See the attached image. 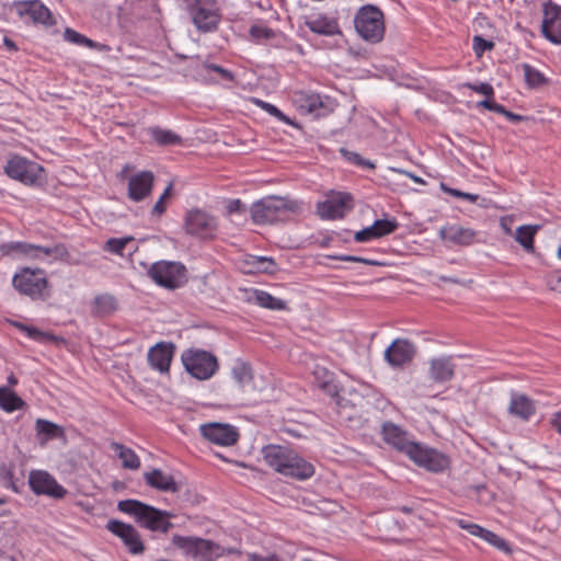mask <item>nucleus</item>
Listing matches in <instances>:
<instances>
[{
	"label": "nucleus",
	"instance_id": "de8ad7c7",
	"mask_svg": "<svg viewBox=\"0 0 561 561\" xmlns=\"http://www.w3.org/2000/svg\"><path fill=\"white\" fill-rule=\"evenodd\" d=\"M374 226L376 227L378 238H381L394 232L398 229L399 224L396 219H377L374 222Z\"/></svg>",
	"mask_w": 561,
	"mask_h": 561
},
{
	"label": "nucleus",
	"instance_id": "9b49d317",
	"mask_svg": "<svg viewBox=\"0 0 561 561\" xmlns=\"http://www.w3.org/2000/svg\"><path fill=\"white\" fill-rule=\"evenodd\" d=\"M28 484L37 495L62 499L67 494V490L47 471L32 470L28 476Z\"/></svg>",
	"mask_w": 561,
	"mask_h": 561
},
{
	"label": "nucleus",
	"instance_id": "f03ea898",
	"mask_svg": "<svg viewBox=\"0 0 561 561\" xmlns=\"http://www.w3.org/2000/svg\"><path fill=\"white\" fill-rule=\"evenodd\" d=\"M265 462L276 472L296 480H307L314 474V467L288 446L267 445L262 448Z\"/></svg>",
	"mask_w": 561,
	"mask_h": 561
},
{
	"label": "nucleus",
	"instance_id": "774afa93",
	"mask_svg": "<svg viewBox=\"0 0 561 561\" xmlns=\"http://www.w3.org/2000/svg\"><path fill=\"white\" fill-rule=\"evenodd\" d=\"M550 287L552 290L561 293V276L551 279Z\"/></svg>",
	"mask_w": 561,
	"mask_h": 561
},
{
	"label": "nucleus",
	"instance_id": "ddd939ff",
	"mask_svg": "<svg viewBox=\"0 0 561 561\" xmlns=\"http://www.w3.org/2000/svg\"><path fill=\"white\" fill-rule=\"evenodd\" d=\"M416 354V346L408 339H396L386 348L383 357L387 364L397 369L410 364Z\"/></svg>",
	"mask_w": 561,
	"mask_h": 561
},
{
	"label": "nucleus",
	"instance_id": "864d4df0",
	"mask_svg": "<svg viewBox=\"0 0 561 561\" xmlns=\"http://www.w3.org/2000/svg\"><path fill=\"white\" fill-rule=\"evenodd\" d=\"M465 87L477 92L480 94L485 95L486 98H493L494 96V89L493 87L488 82H480V83H471L467 82L465 83Z\"/></svg>",
	"mask_w": 561,
	"mask_h": 561
},
{
	"label": "nucleus",
	"instance_id": "bb28decb",
	"mask_svg": "<svg viewBox=\"0 0 561 561\" xmlns=\"http://www.w3.org/2000/svg\"><path fill=\"white\" fill-rule=\"evenodd\" d=\"M2 255L13 259H34V244L23 241H10L0 244Z\"/></svg>",
	"mask_w": 561,
	"mask_h": 561
},
{
	"label": "nucleus",
	"instance_id": "c03bdc74",
	"mask_svg": "<svg viewBox=\"0 0 561 561\" xmlns=\"http://www.w3.org/2000/svg\"><path fill=\"white\" fill-rule=\"evenodd\" d=\"M14 325L20 331L25 332V334L34 341L44 342L54 340V336L50 333L43 332L35 327H28L22 323H14Z\"/></svg>",
	"mask_w": 561,
	"mask_h": 561
},
{
	"label": "nucleus",
	"instance_id": "cd10ccee",
	"mask_svg": "<svg viewBox=\"0 0 561 561\" xmlns=\"http://www.w3.org/2000/svg\"><path fill=\"white\" fill-rule=\"evenodd\" d=\"M118 308V301L112 294L105 293L96 295L92 301V314L95 317H107L113 314Z\"/></svg>",
	"mask_w": 561,
	"mask_h": 561
},
{
	"label": "nucleus",
	"instance_id": "20e7f679",
	"mask_svg": "<svg viewBox=\"0 0 561 561\" xmlns=\"http://www.w3.org/2000/svg\"><path fill=\"white\" fill-rule=\"evenodd\" d=\"M299 210L300 204L297 201L282 196H266L253 203L250 208L251 218L256 225L286 221Z\"/></svg>",
	"mask_w": 561,
	"mask_h": 561
},
{
	"label": "nucleus",
	"instance_id": "e433bc0d",
	"mask_svg": "<svg viewBox=\"0 0 561 561\" xmlns=\"http://www.w3.org/2000/svg\"><path fill=\"white\" fill-rule=\"evenodd\" d=\"M524 77L529 88H539L547 83V78L542 72L530 66L529 64H523Z\"/></svg>",
	"mask_w": 561,
	"mask_h": 561
},
{
	"label": "nucleus",
	"instance_id": "4be33fe9",
	"mask_svg": "<svg viewBox=\"0 0 561 561\" xmlns=\"http://www.w3.org/2000/svg\"><path fill=\"white\" fill-rule=\"evenodd\" d=\"M507 411L511 415L527 422L535 415L536 404L526 394L512 391Z\"/></svg>",
	"mask_w": 561,
	"mask_h": 561
},
{
	"label": "nucleus",
	"instance_id": "1a4fd4ad",
	"mask_svg": "<svg viewBox=\"0 0 561 561\" xmlns=\"http://www.w3.org/2000/svg\"><path fill=\"white\" fill-rule=\"evenodd\" d=\"M4 173L25 185H35L43 179L44 168L37 162L13 154L4 165Z\"/></svg>",
	"mask_w": 561,
	"mask_h": 561
},
{
	"label": "nucleus",
	"instance_id": "6e6d98bb",
	"mask_svg": "<svg viewBox=\"0 0 561 561\" xmlns=\"http://www.w3.org/2000/svg\"><path fill=\"white\" fill-rule=\"evenodd\" d=\"M332 259L343 261V262H358V263H364L366 265H371V266L379 265V263L377 261L360 257V256H355V255L341 254V255H334V256H332Z\"/></svg>",
	"mask_w": 561,
	"mask_h": 561
},
{
	"label": "nucleus",
	"instance_id": "bf43d9fd",
	"mask_svg": "<svg viewBox=\"0 0 561 561\" xmlns=\"http://www.w3.org/2000/svg\"><path fill=\"white\" fill-rule=\"evenodd\" d=\"M248 561H282L276 554L261 556L257 553L248 554Z\"/></svg>",
	"mask_w": 561,
	"mask_h": 561
},
{
	"label": "nucleus",
	"instance_id": "37998d69",
	"mask_svg": "<svg viewBox=\"0 0 561 561\" xmlns=\"http://www.w3.org/2000/svg\"><path fill=\"white\" fill-rule=\"evenodd\" d=\"M482 539L506 554L512 553V548L510 543L504 538L497 536L496 534L489 529L484 531V536Z\"/></svg>",
	"mask_w": 561,
	"mask_h": 561
},
{
	"label": "nucleus",
	"instance_id": "9d476101",
	"mask_svg": "<svg viewBox=\"0 0 561 561\" xmlns=\"http://www.w3.org/2000/svg\"><path fill=\"white\" fill-rule=\"evenodd\" d=\"M187 11L198 31L210 32L219 23V14L214 0H193L187 5Z\"/></svg>",
	"mask_w": 561,
	"mask_h": 561
},
{
	"label": "nucleus",
	"instance_id": "473e14b6",
	"mask_svg": "<svg viewBox=\"0 0 561 561\" xmlns=\"http://www.w3.org/2000/svg\"><path fill=\"white\" fill-rule=\"evenodd\" d=\"M25 402L12 390L7 387H0V408L7 412H13L22 409Z\"/></svg>",
	"mask_w": 561,
	"mask_h": 561
},
{
	"label": "nucleus",
	"instance_id": "8fccbe9b",
	"mask_svg": "<svg viewBox=\"0 0 561 561\" xmlns=\"http://www.w3.org/2000/svg\"><path fill=\"white\" fill-rule=\"evenodd\" d=\"M250 36L255 41L270 39L275 36L272 28L263 25H252L249 31Z\"/></svg>",
	"mask_w": 561,
	"mask_h": 561
},
{
	"label": "nucleus",
	"instance_id": "f257e3e1",
	"mask_svg": "<svg viewBox=\"0 0 561 561\" xmlns=\"http://www.w3.org/2000/svg\"><path fill=\"white\" fill-rule=\"evenodd\" d=\"M381 435L387 444L398 451L405 454L420 467L434 472H440L449 465V459L446 455L414 442L410 438L407 431L392 422H385L382 424Z\"/></svg>",
	"mask_w": 561,
	"mask_h": 561
},
{
	"label": "nucleus",
	"instance_id": "a18cd8bd",
	"mask_svg": "<svg viewBox=\"0 0 561 561\" xmlns=\"http://www.w3.org/2000/svg\"><path fill=\"white\" fill-rule=\"evenodd\" d=\"M254 103L261 107L263 111L272 115L273 117L277 118L279 122L286 123L288 125H291L293 122L288 116H286L277 106L265 102L263 100L255 99Z\"/></svg>",
	"mask_w": 561,
	"mask_h": 561
},
{
	"label": "nucleus",
	"instance_id": "2eb2a0df",
	"mask_svg": "<svg viewBox=\"0 0 561 561\" xmlns=\"http://www.w3.org/2000/svg\"><path fill=\"white\" fill-rule=\"evenodd\" d=\"M12 8L20 18L27 16L34 23H41L45 26L55 24L50 10L41 0L14 1Z\"/></svg>",
	"mask_w": 561,
	"mask_h": 561
},
{
	"label": "nucleus",
	"instance_id": "6e6552de",
	"mask_svg": "<svg viewBox=\"0 0 561 561\" xmlns=\"http://www.w3.org/2000/svg\"><path fill=\"white\" fill-rule=\"evenodd\" d=\"M186 268L180 262L159 261L148 270V276L159 286L168 289L181 287L186 282Z\"/></svg>",
	"mask_w": 561,
	"mask_h": 561
},
{
	"label": "nucleus",
	"instance_id": "aec40b11",
	"mask_svg": "<svg viewBox=\"0 0 561 561\" xmlns=\"http://www.w3.org/2000/svg\"><path fill=\"white\" fill-rule=\"evenodd\" d=\"M154 175L151 171H140L129 176L127 196L133 202H141L147 198L153 188Z\"/></svg>",
	"mask_w": 561,
	"mask_h": 561
},
{
	"label": "nucleus",
	"instance_id": "a211bd4d",
	"mask_svg": "<svg viewBox=\"0 0 561 561\" xmlns=\"http://www.w3.org/2000/svg\"><path fill=\"white\" fill-rule=\"evenodd\" d=\"M201 433L204 438L220 446H232L239 438L237 428L224 423L203 424L201 425Z\"/></svg>",
	"mask_w": 561,
	"mask_h": 561
},
{
	"label": "nucleus",
	"instance_id": "39448f33",
	"mask_svg": "<svg viewBox=\"0 0 561 561\" xmlns=\"http://www.w3.org/2000/svg\"><path fill=\"white\" fill-rule=\"evenodd\" d=\"M13 288L32 300H44L49 297L48 279L42 268L22 267L12 277Z\"/></svg>",
	"mask_w": 561,
	"mask_h": 561
},
{
	"label": "nucleus",
	"instance_id": "6ab92c4d",
	"mask_svg": "<svg viewBox=\"0 0 561 561\" xmlns=\"http://www.w3.org/2000/svg\"><path fill=\"white\" fill-rule=\"evenodd\" d=\"M542 35L556 45H561V9L551 1L543 5Z\"/></svg>",
	"mask_w": 561,
	"mask_h": 561
},
{
	"label": "nucleus",
	"instance_id": "c85d7f7f",
	"mask_svg": "<svg viewBox=\"0 0 561 561\" xmlns=\"http://www.w3.org/2000/svg\"><path fill=\"white\" fill-rule=\"evenodd\" d=\"M34 259L45 260L51 257L54 261H68L70 253L65 244L58 243L55 245H37L34 244Z\"/></svg>",
	"mask_w": 561,
	"mask_h": 561
},
{
	"label": "nucleus",
	"instance_id": "09e8293b",
	"mask_svg": "<svg viewBox=\"0 0 561 561\" xmlns=\"http://www.w3.org/2000/svg\"><path fill=\"white\" fill-rule=\"evenodd\" d=\"M473 51L477 57H481L485 51H491L494 48V43L488 41L480 35H474L472 38Z\"/></svg>",
	"mask_w": 561,
	"mask_h": 561
},
{
	"label": "nucleus",
	"instance_id": "603ef678",
	"mask_svg": "<svg viewBox=\"0 0 561 561\" xmlns=\"http://www.w3.org/2000/svg\"><path fill=\"white\" fill-rule=\"evenodd\" d=\"M456 524L461 528L467 530L470 535L483 538L485 528L481 527L478 524L470 523L466 519H456Z\"/></svg>",
	"mask_w": 561,
	"mask_h": 561
},
{
	"label": "nucleus",
	"instance_id": "69168bd1",
	"mask_svg": "<svg viewBox=\"0 0 561 561\" xmlns=\"http://www.w3.org/2000/svg\"><path fill=\"white\" fill-rule=\"evenodd\" d=\"M496 102L493 98H486L478 103V106L484 107L485 110L493 111V106Z\"/></svg>",
	"mask_w": 561,
	"mask_h": 561
},
{
	"label": "nucleus",
	"instance_id": "5701e85b",
	"mask_svg": "<svg viewBox=\"0 0 561 561\" xmlns=\"http://www.w3.org/2000/svg\"><path fill=\"white\" fill-rule=\"evenodd\" d=\"M144 479L149 486L162 492L176 493L181 489V484L178 483L172 476L165 474L160 469L145 472Z\"/></svg>",
	"mask_w": 561,
	"mask_h": 561
},
{
	"label": "nucleus",
	"instance_id": "4c0bfd02",
	"mask_svg": "<svg viewBox=\"0 0 561 561\" xmlns=\"http://www.w3.org/2000/svg\"><path fill=\"white\" fill-rule=\"evenodd\" d=\"M36 431L37 434L44 436L45 439H53L62 435V428L60 426L43 419L36 421Z\"/></svg>",
	"mask_w": 561,
	"mask_h": 561
},
{
	"label": "nucleus",
	"instance_id": "72a5a7b5",
	"mask_svg": "<svg viewBox=\"0 0 561 561\" xmlns=\"http://www.w3.org/2000/svg\"><path fill=\"white\" fill-rule=\"evenodd\" d=\"M254 301L257 306L271 310H284L286 309V301L272 296L270 293L255 289Z\"/></svg>",
	"mask_w": 561,
	"mask_h": 561
},
{
	"label": "nucleus",
	"instance_id": "a878e982",
	"mask_svg": "<svg viewBox=\"0 0 561 561\" xmlns=\"http://www.w3.org/2000/svg\"><path fill=\"white\" fill-rule=\"evenodd\" d=\"M306 26L318 35L333 36L341 34L337 22L334 19H330L327 15H318L314 19L306 21Z\"/></svg>",
	"mask_w": 561,
	"mask_h": 561
},
{
	"label": "nucleus",
	"instance_id": "a19ab883",
	"mask_svg": "<svg viewBox=\"0 0 561 561\" xmlns=\"http://www.w3.org/2000/svg\"><path fill=\"white\" fill-rule=\"evenodd\" d=\"M196 539H197V537H192V536L184 537L181 535H174L172 537V543L176 548L183 550V552L185 554L194 557Z\"/></svg>",
	"mask_w": 561,
	"mask_h": 561
},
{
	"label": "nucleus",
	"instance_id": "4d7b16f0",
	"mask_svg": "<svg viewBox=\"0 0 561 561\" xmlns=\"http://www.w3.org/2000/svg\"><path fill=\"white\" fill-rule=\"evenodd\" d=\"M205 67L210 71L217 72L226 81H234V75L230 70L225 69L221 66H218L216 64H206Z\"/></svg>",
	"mask_w": 561,
	"mask_h": 561
},
{
	"label": "nucleus",
	"instance_id": "7ed1b4c3",
	"mask_svg": "<svg viewBox=\"0 0 561 561\" xmlns=\"http://www.w3.org/2000/svg\"><path fill=\"white\" fill-rule=\"evenodd\" d=\"M117 508L135 517L136 523L151 531H161L167 534L173 528L170 518L174 517L171 512L159 510L138 500H123L117 504Z\"/></svg>",
	"mask_w": 561,
	"mask_h": 561
},
{
	"label": "nucleus",
	"instance_id": "ea45409f",
	"mask_svg": "<svg viewBox=\"0 0 561 561\" xmlns=\"http://www.w3.org/2000/svg\"><path fill=\"white\" fill-rule=\"evenodd\" d=\"M339 152L351 164L368 170H374L376 168L375 163L370 160L365 159L359 153L350 151L344 147L340 148Z\"/></svg>",
	"mask_w": 561,
	"mask_h": 561
},
{
	"label": "nucleus",
	"instance_id": "412c9836",
	"mask_svg": "<svg viewBox=\"0 0 561 561\" xmlns=\"http://www.w3.org/2000/svg\"><path fill=\"white\" fill-rule=\"evenodd\" d=\"M174 345L170 342H160L150 347L148 352V363L150 367L161 374L168 373L174 355Z\"/></svg>",
	"mask_w": 561,
	"mask_h": 561
},
{
	"label": "nucleus",
	"instance_id": "5fc2aeb1",
	"mask_svg": "<svg viewBox=\"0 0 561 561\" xmlns=\"http://www.w3.org/2000/svg\"><path fill=\"white\" fill-rule=\"evenodd\" d=\"M377 238L378 236L376 233V227L374 226V224L369 227L362 229L360 231H357L354 236V239L357 242H367Z\"/></svg>",
	"mask_w": 561,
	"mask_h": 561
},
{
	"label": "nucleus",
	"instance_id": "0e129e2a",
	"mask_svg": "<svg viewBox=\"0 0 561 561\" xmlns=\"http://www.w3.org/2000/svg\"><path fill=\"white\" fill-rule=\"evenodd\" d=\"M550 424L559 434H561V411L552 415Z\"/></svg>",
	"mask_w": 561,
	"mask_h": 561
},
{
	"label": "nucleus",
	"instance_id": "e2e57ef3",
	"mask_svg": "<svg viewBox=\"0 0 561 561\" xmlns=\"http://www.w3.org/2000/svg\"><path fill=\"white\" fill-rule=\"evenodd\" d=\"M392 171L398 172L400 174H404L405 176H409L415 183L425 184V181L422 178H420V176H417V175H415V174H413V173H411L409 171H405L403 169H397V168H393Z\"/></svg>",
	"mask_w": 561,
	"mask_h": 561
},
{
	"label": "nucleus",
	"instance_id": "58836bf2",
	"mask_svg": "<svg viewBox=\"0 0 561 561\" xmlns=\"http://www.w3.org/2000/svg\"><path fill=\"white\" fill-rule=\"evenodd\" d=\"M231 373H232L234 380L240 386H244L245 383H249L252 379V373H251L250 365L240 359L236 360L234 365L232 366Z\"/></svg>",
	"mask_w": 561,
	"mask_h": 561
},
{
	"label": "nucleus",
	"instance_id": "b1692460",
	"mask_svg": "<svg viewBox=\"0 0 561 561\" xmlns=\"http://www.w3.org/2000/svg\"><path fill=\"white\" fill-rule=\"evenodd\" d=\"M444 240L457 245H470L474 242L477 232L471 228H465L458 225L444 227L439 231Z\"/></svg>",
	"mask_w": 561,
	"mask_h": 561
},
{
	"label": "nucleus",
	"instance_id": "423d86ee",
	"mask_svg": "<svg viewBox=\"0 0 561 561\" xmlns=\"http://www.w3.org/2000/svg\"><path fill=\"white\" fill-rule=\"evenodd\" d=\"M354 26L364 41L371 44L379 43L385 36L383 13L376 5H363L354 16Z\"/></svg>",
	"mask_w": 561,
	"mask_h": 561
},
{
	"label": "nucleus",
	"instance_id": "49530a36",
	"mask_svg": "<svg viewBox=\"0 0 561 561\" xmlns=\"http://www.w3.org/2000/svg\"><path fill=\"white\" fill-rule=\"evenodd\" d=\"M131 241H134L133 237L111 238L105 243V250L117 255H124L125 248Z\"/></svg>",
	"mask_w": 561,
	"mask_h": 561
},
{
	"label": "nucleus",
	"instance_id": "f3484780",
	"mask_svg": "<svg viewBox=\"0 0 561 561\" xmlns=\"http://www.w3.org/2000/svg\"><path fill=\"white\" fill-rule=\"evenodd\" d=\"M106 528L122 539L130 553L140 554L145 551V546L141 541L140 535L133 525L125 524L117 519H111L108 520Z\"/></svg>",
	"mask_w": 561,
	"mask_h": 561
},
{
	"label": "nucleus",
	"instance_id": "3c124183",
	"mask_svg": "<svg viewBox=\"0 0 561 561\" xmlns=\"http://www.w3.org/2000/svg\"><path fill=\"white\" fill-rule=\"evenodd\" d=\"M172 190H173V183L171 182L168 184V186L164 188V192L162 193V195L159 197L157 203L153 205L152 215L161 216L165 211L167 206H165L164 202L167 198L170 197Z\"/></svg>",
	"mask_w": 561,
	"mask_h": 561
},
{
	"label": "nucleus",
	"instance_id": "0eeeda50",
	"mask_svg": "<svg viewBox=\"0 0 561 561\" xmlns=\"http://www.w3.org/2000/svg\"><path fill=\"white\" fill-rule=\"evenodd\" d=\"M181 359L186 371L198 380L211 378L218 369L217 357L204 350H186Z\"/></svg>",
	"mask_w": 561,
	"mask_h": 561
},
{
	"label": "nucleus",
	"instance_id": "79ce46f5",
	"mask_svg": "<svg viewBox=\"0 0 561 561\" xmlns=\"http://www.w3.org/2000/svg\"><path fill=\"white\" fill-rule=\"evenodd\" d=\"M64 38L65 41L79 45V46H87V47H94L96 46V42L88 38L83 34H80L79 32L67 27L64 32Z\"/></svg>",
	"mask_w": 561,
	"mask_h": 561
},
{
	"label": "nucleus",
	"instance_id": "c9c22d12",
	"mask_svg": "<svg viewBox=\"0 0 561 561\" xmlns=\"http://www.w3.org/2000/svg\"><path fill=\"white\" fill-rule=\"evenodd\" d=\"M247 263L251 266L250 273L274 274L277 271L276 262L268 256H251Z\"/></svg>",
	"mask_w": 561,
	"mask_h": 561
},
{
	"label": "nucleus",
	"instance_id": "f8f14e48",
	"mask_svg": "<svg viewBox=\"0 0 561 561\" xmlns=\"http://www.w3.org/2000/svg\"><path fill=\"white\" fill-rule=\"evenodd\" d=\"M295 103L301 113L310 114L314 117H324L332 113L335 107V102L331 98L313 93L297 94Z\"/></svg>",
	"mask_w": 561,
	"mask_h": 561
},
{
	"label": "nucleus",
	"instance_id": "dca6fc26",
	"mask_svg": "<svg viewBox=\"0 0 561 561\" xmlns=\"http://www.w3.org/2000/svg\"><path fill=\"white\" fill-rule=\"evenodd\" d=\"M353 198L348 193H336L324 202L318 203L317 210L323 219L343 218L346 211L351 210Z\"/></svg>",
	"mask_w": 561,
	"mask_h": 561
},
{
	"label": "nucleus",
	"instance_id": "4468645a",
	"mask_svg": "<svg viewBox=\"0 0 561 561\" xmlns=\"http://www.w3.org/2000/svg\"><path fill=\"white\" fill-rule=\"evenodd\" d=\"M186 232L204 239H211L216 234L217 222L207 213L195 209L187 213L185 217Z\"/></svg>",
	"mask_w": 561,
	"mask_h": 561
},
{
	"label": "nucleus",
	"instance_id": "2f4dec72",
	"mask_svg": "<svg viewBox=\"0 0 561 561\" xmlns=\"http://www.w3.org/2000/svg\"><path fill=\"white\" fill-rule=\"evenodd\" d=\"M218 550L219 546L217 543L197 537L193 558H198L202 561H213L219 556Z\"/></svg>",
	"mask_w": 561,
	"mask_h": 561
},
{
	"label": "nucleus",
	"instance_id": "680f3d73",
	"mask_svg": "<svg viewBox=\"0 0 561 561\" xmlns=\"http://www.w3.org/2000/svg\"><path fill=\"white\" fill-rule=\"evenodd\" d=\"M1 38L3 46L7 48L8 51L15 53L19 50V47L13 39L5 35H2Z\"/></svg>",
	"mask_w": 561,
	"mask_h": 561
},
{
	"label": "nucleus",
	"instance_id": "7c9ffc66",
	"mask_svg": "<svg viewBox=\"0 0 561 561\" xmlns=\"http://www.w3.org/2000/svg\"><path fill=\"white\" fill-rule=\"evenodd\" d=\"M147 134L159 145V146H174L181 145L182 138L170 129H163L159 126H151L147 128Z\"/></svg>",
	"mask_w": 561,
	"mask_h": 561
},
{
	"label": "nucleus",
	"instance_id": "13d9d810",
	"mask_svg": "<svg viewBox=\"0 0 561 561\" xmlns=\"http://www.w3.org/2000/svg\"><path fill=\"white\" fill-rule=\"evenodd\" d=\"M228 214H244L245 205L240 199H230L227 204Z\"/></svg>",
	"mask_w": 561,
	"mask_h": 561
},
{
	"label": "nucleus",
	"instance_id": "c756f323",
	"mask_svg": "<svg viewBox=\"0 0 561 561\" xmlns=\"http://www.w3.org/2000/svg\"><path fill=\"white\" fill-rule=\"evenodd\" d=\"M110 447L122 460L124 469L137 470L140 468V459L131 448L117 442H112Z\"/></svg>",
	"mask_w": 561,
	"mask_h": 561
},
{
	"label": "nucleus",
	"instance_id": "f704fd0d",
	"mask_svg": "<svg viewBox=\"0 0 561 561\" xmlns=\"http://www.w3.org/2000/svg\"><path fill=\"white\" fill-rule=\"evenodd\" d=\"M539 226L525 225L520 226L516 230V241L528 252L534 251V238L538 231Z\"/></svg>",
	"mask_w": 561,
	"mask_h": 561
},
{
	"label": "nucleus",
	"instance_id": "338daca9",
	"mask_svg": "<svg viewBox=\"0 0 561 561\" xmlns=\"http://www.w3.org/2000/svg\"><path fill=\"white\" fill-rule=\"evenodd\" d=\"M504 116L512 123H519L524 119V117L522 115H518V114H515L511 111H507L505 112Z\"/></svg>",
	"mask_w": 561,
	"mask_h": 561
},
{
	"label": "nucleus",
	"instance_id": "052dcab7",
	"mask_svg": "<svg viewBox=\"0 0 561 561\" xmlns=\"http://www.w3.org/2000/svg\"><path fill=\"white\" fill-rule=\"evenodd\" d=\"M449 195H453V196L458 197V198L467 199V201H469L471 203L477 202V199L479 198V196L476 195V194L461 192V191L456 190V188H455V191H449Z\"/></svg>",
	"mask_w": 561,
	"mask_h": 561
},
{
	"label": "nucleus",
	"instance_id": "393cba45",
	"mask_svg": "<svg viewBox=\"0 0 561 561\" xmlns=\"http://www.w3.org/2000/svg\"><path fill=\"white\" fill-rule=\"evenodd\" d=\"M430 377L433 381L444 383L453 379L455 375V365L450 357L433 358L430 362Z\"/></svg>",
	"mask_w": 561,
	"mask_h": 561
}]
</instances>
